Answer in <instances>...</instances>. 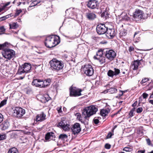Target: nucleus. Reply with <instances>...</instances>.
<instances>
[{"label":"nucleus","instance_id":"obj_1","mask_svg":"<svg viewBox=\"0 0 153 153\" xmlns=\"http://www.w3.org/2000/svg\"><path fill=\"white\" fill-rule=\"evenodd\" d=\"M9 45L7 42L0 44V50H3L2 51V55L3 57L7 59L6 61H7L13 58L15 55V52L13 50L5 48V47H8Z\"/></svg>","mask_w":153,"mask_h":153},{"label":"nucleus","instance_id":"obj_2","mask_svg":"<svg viewBox=\"0 0 153 153\" xmlns=\"http://www.w3.org/2000/svg\"><path fill=\"white\" fill-rule=\"evenodd\" d=\"M60 42L59 37V36L54 35L47 37L45 42V46L48 48L53 47L59 44Z\"/></svg>","mask_w":153,"mask_h":153},{"label":"nucleus","instance_id":"obj_3","mask_svg":"<svg viewBox=\"0 0 153 153\" xmlns=\"http://www.w3.org/2000/svg\"><path fill=\"white\" fill-rule=\"evenodd\" d=\"M50 64L52 69L56 71L62 69L64 66L63 62L56 59H53L51 60Z\"/></svg>","mask_w":153,"mask_h":153},{"label":"nucleus","instance_id":"obj_4","mask_svg":"<svg viewBox=\"0 0 153 153\" xmlns=\"http://www.w3.org/2000/svg\"><path fill=\"white\" fill-rule=\"evenodd\" d=\"M97 108L94 105H91L86 107L83 110L85 118H87L89 120V117L95 114L97 111Z\"/></svg>","mask_w":153,"mask_h":153},{"label":"nucleus","instance_id":"obj_5","mask_svg":"<svg viewBox=\"0 0 153 153\" xmlns=\"http://www.w3.org/2000/svg\"><path fill=\"white\" fill-rule=\"evenodd\" d=\"M31 68V66L30 63H25L24 65L19 66L17 73L19 74H22L24 73L30 72Z\"/></svg>","mask_w":153,"mask_h":153},{"label":"nucleus","instance_id":"obj_6","mask_svg":"<svg viewBox=\"0 0 153 153\" xmlns=\"http://www.w3.org/2000/svg\"><path fill=\"white\" fill-rule=\"evenodd\" d=\"M82 70L87 76H91L93 75L94 70L89 64H86L82 67Z\"/></svg>","mask_w":153,"mask_h":153},{"label":"nucleus","instance_id":"obj_7","mask_svg":"<svg viewBox=\"0 0 153 153\" xmlns=\"http://www.w3.org/2000/svg\"><path fill=\"white\" fill-rule=\"evenodd\" d=\"M25 110L23 108L19 107H16L13 110V114L16 116L18 118H21L25 114Z\"/></svg>","mask_w":153,"mask_h":153},{"label":"nucleus","instance_id":"obj_8","mask_svg":"<svg viewBox=\"0 0 153 153\" xmlns=\"http://www.w3.org/2000/svg\"><path fill=\"white\" fill-rule=\"evenodd\" d=\"M82 90L75 87L71 86L70 88V95L71 97H77L81 95Z\"/></svg>","mask_w":153,"mask_h":153},{"label":"nucleus","instance_id":"obj_9","mask_svg":"<svg viewBox=\"0 0 153 153\" xmlns=\"http://www.w3.org/2000/svg\"><path fill=\"white\" fill-rule=\"evenodd\" d=\"M108 28L103 24H100L97 25L96 30L97 33L99 34H103L106 33Z\"/></svg>","mask_w":153,"mask_h":153},{"label":"nucleus","instance_id":"obj_10","mask_svg":"<svg viewBox=\"0 0 153 153\" xmlns=\"http://www.w3.org/2000/svg\"><path fill=\"white\" fill-rule=\"evenodd\" d=\"M116 55V53L112 50H107L105 51L106 57L111 61L114 59Z\"/></svg>","mask_w":153,"mask_h":153},{"label":"nucleus","instance_id":"obj_11","mask_svg":"<svg viewBox=\"0 0 153 153\" xmlns=\"http://www.w3.org/2000/svg\"><path fill=\"white\" fill-rule=\"evenodd\" d=\"M84 111H83L82 115H81L79 113H77L76 115V116L77 119L79 121H80L82 123H83L85 124H88V120L87 118H85L84 115Z\"/></svg>","mask_w":153,"mask_h":153},{"label":"nucleus","instance_id":"obj_12","mask_svg":"<svg viewBox=\"0 0 153 153\" xmlns=\"http://www.w3.org/2000/svg\"><path fill=\"white\" fill-rule=\"evenodd\" d=\"M73 134L75 135L80 132L81 130L80 125L79 123H76L73 125L71 128Z\"/></svg>","mask_w":153,"mask_h":153},{"label":"nucleus","instance_id":"obj_13","mask_svg":"<svg viewBox=\"0 0 153 153\" xmlns=\"http://www.w3.org/2000/svg\"><path fill=\"white\" fill-rule=\"evenodd\" d=\"M43 80L36 79H33L32 82V85L36 87L42 88H43Z\"/></svg>","mask_w":153,"mask_h":153},{"label":"nucleus","instance_id":"obj_14","mask_svg":"<svg viewBox=\"0 0 153 153\" xmlns=\"http://www.w3.org/2000/svg\"><path fill=\"white\" fill-rule=\"evenodd\" d=\"M143 12L139 9H136L133 14V17L134 18L138 20L140 19L143 18Z\"/></svg>","mask_w":153,"mask_h":153},{"label":"nucleus","instance_id":"obj_15","mask_svg":"<svg viewBox=\"0 0 153 153\" xmlns=\"http://www.w3.org/2000/svg\"><path fill=\"white\" fill-rule=\"evenodd\" d=\"M116 32L114 29H107L106 33V36L109 38H112L116 35Z\"/></svg>","mask_w":153,"mask_h":153},{"label":"nucleus","instance_id":"obj_16","mask_svg":"<svg viewBox=\"0 0 153 153\" xmlns=\"http://www.w3.org/2000/svg\"><path fill=\"white\" fill-rule=\"evenodd\" d=\"M97 1L95 0H90L89 1L87 4V6L92 9L98 8Z\"/></svg>","mask_w":153,"mask_h":153},{"label":"nucleus","instance_id":"obj_17","mask_svg":"<svg viewBox=\"0 0 153 153\" xmlns=\"http://www.w3.org/2000/svg\"><path fill=\"white\" fill-rule=\"evenodd\" d=\"M56 136L54 133L53 132H48L47 133L45 137V140L47 141L51 140H55Z\"/></svg>","mask_w":153,"mask_h":153},{"label":"nucleus","instance_id":"obj_18","mask_svg":"<svg viewBox=\"0 0 153 153\" xmlns=\"http://www.w3.org/2000/svg\"><path fill=\"white\" fill-rule=\"evenodd\" d=\"M140 60H134L133 62L131 63L130 66L131 69L133 70H135L137 69L138 66L140 65Z\"/></svg>","mask_w":153,"mask_h":153},{"label":"nucleus","instance_id":"obj_19","mask_svg":"<svg viewBox=\"0 0 153 153\" xmlns=\"http://www.w3.org/2000/svg\"><path fill=\"white\" fill-rule=\"evenodd\" d=\"M45 114L42 112L41 114L37 115L36 120V121H42L45 119Z\"/></svg>","mask_w":153,"mask_h":153},{"label":"nucleus","instance_id":"obj_20","mask_svg":"<svg viewBox=\"0 0 153 153\" xmlns=\"http://www.w3.org/2000/svg\"><path fill=\"white\" fill-rule=\"evenodd\" d=\"M9 125L8 122L4 121L0 125V128L2 130H4L7 129L9 127Z\"/></svg>","mask_w":153,"mask_h":153},{"label":"nucleus","instance_id":"obj_21","mask_svg":"<svg viewBox=\"0 0 153 153\" xmlns=\"http://www.w3.org/2000/svg\"><path fill=\"white\" fill-rule=\"evenodd\" d=\"M87 18L89 20H92L96 17V15L93 13L89 12L86 13Z\"/></svg>","mask_w":153,"mask_h":153},{"label":"nucleus","instance_id":"obj_22","mask_svg":"<svg viewBox=\"0 0 153 153\" xmlns=\"http://www.w3.org/2000/svg\"><path fill=\"white\" fill-rule=\"evenodd\" d=\"M94 58L95 59L97 60L100 64L104 63L105 62V58L104 56L96 57V56H94Z\"/></svg>","mask_w":153,"mask_h":153},{"label":"nucleus","instance_id":"obj_23","mask_svg":"<svg viewBox=\"0 0 153 153\" xmlns=\"http://www.w3.org/2000/svg\"><path fill=\"white\" fill-rule=\"evenodd\" d=\"M109 112L110 110L108 108L103 109L101 110L100 113L102 116H105Z\"/></svg>","mask_w":153,"mask_h":153},{"label":"nucleus","instance_id":"obj_24","mask_svg":"<svg viewBox=\"0 0 153 153\" xmlns=\"http://www.w3.org/2000/svg\"><path fill=\"white\" fill-rule=\"evenodd\" d=\"M51 80L50 79H47V80H43V88L45 87L50 84Z\"/></svg>","mask_w":153,"mask_h":153},{"label":"nucleus","instance_id":"obj_25","mask_svg":"<svg viewBox=\"0 0 153 153\" xmlns=\"http://www.w3.org/2000/svg\"><path fill=\"white\" fill-rule=\"evenodd\" d=\"M121 17L123 20L126 21H128L130 20V18L128 17L126 14L125 13H123L121 15Z\"/></svg>","mask_w":153,"mask_h":153},{"label":"nucleus","instance_id":"obj_26","mask_svg":"<svg viewBox=\"0 0 153 153\" xmlns=\"http://www.w3.org/2000/svg\"><path fill=\"white\" fill-rule=\"evenodd\" d=\"M103 50L102 49H99L97 52L96 55L95 56L96 57L102 56L103 54Z\"/></svg>","mask_w":153,"mask_h":153},{"label":"nucleus","instance_id":"obj_27","mask_svg":"<svg viewBox=\"0 0 153 153\" xmlns=\"http://www.w3.org/2000/svg\"><path fill=\"white\" fill-rule=\"evenodd\" d=\"M58 138L59 139L64 140L67 138L68 136L65 134H61L59 135Z\"/></svg>","mask_w":153,"mask_h":153},{"label":"nucleus","instance_id":"obj_28","mask_svg":"<svg viewBox=\"0 0 153 153\" xmlns=\"http://www.w3.org/2000/svg\"><path fill=\"white\" fill-rule=\"evenodd\" d=\"M8 153H18V151L16 148L13 147L9 150Z\"/></svg>","mask_w":153,"mask_h":153},{"label":"nucleus","instance_id":"obj_29","mask_svg":"<svg viewBox=\"0 0 153 153\" xmlns=\"http://www.w3.org/2000/svg\"><path fill=\"white\" fill-rule=\"evenodd\" d=\"M51 98L48 96V95H46L45 96L43 97L42 98L43 102H46L50 100Z\"/></svg>","mask_w":153,"mask_h":153},{"label":"nucleus","instance_id":"obj_30","mask_svg":"<svg viewBox=\"0 0 153 153\" xmlns=\"http://www.w3.org/2000/svg\"><path fill=\"white\" fill-rule=\"evenodd\" d=\"M108 90V91L110 92L111 94L115 93L117 91V90L116 88H112L109 89Z\"/></svg>","mask_w":153,"mask_h":153},{"label":"nucleus","instance_id":"obj_31","mask_svg":"<svg viewBox=\"0 0 153 153\" xmlns=\"http://www.w3.org/2000/svg\"><path fill=\"white\" fill-rule=\"evenodd\" d=\"M107 75L108 76L113 77L114 75V71L111 70H109L108 72Z\"/></svg>","mask_w":153,"mask_h":153},{"label":"nucleus","instance_id":"obj_32","mask_svg":"<svg viewBox=\"0 0 153 153\" xmlns=\"http://www.w3.org/2000/svg\"><path fill=\"white\" fill-rule=\"evenodd\" d=\"M69 125L67 124H65L63 126L62 128L65 131H67L69 129Z\"/></svg>","mask_w":153,"mask_h":153},{"label":"nucleus","instance_id":"obj_33","mask_svg":"<svg viewBox=\"0 0 153 153\" xmlns=\"http://www.w3.org/2000/svg\"><path fill=\"white\" fill-rule=\"evenodd\" d=\"M114 75L116 76L118 75L120 73V70L119 69H118L116 68H114Z\"/></svg>","mask_w":153,"mask_h":153},{"label":"nucleus","instance_id":"obj_34","mask_svg":"<svg viewBox=\"0 0 153 153\" xmlns=\"http://www.w3.org/2000/svg\"><path fill=\"white\" fill-rule=\"evenodd\" d=\"M9 26H10V29H15L16 28V23H13L11 24H10Z\"/></svg>","mask_w":153,"mask_h":153},{"label":"nucleus","instance_id":"obj_35","mask_svg":"<svg viewBox=\"0 0 153 153\" xmlns=\"http://www.w3.org/2000/svg\"><path fill=\"white\" fill-rule=\"evenodd\" d=\"M11 16L10 15H7L6 16H3L0 18V20L1 21L4 20L7 18L10 17Z\"/></svg>","mask_w":153,"mask_h":153},{"label":"nucleus","instance_id":"obj_36","mask_svg":"<svg viewBox=\"0 0 153 153\" xmlns=\"http://www.w3.org/2000/svg\"><path fill=\"white\" fill-rule=\"evenodd\" d=\"M132 150V149L131 148H129L128 147H125L123 149V151H126V152H131Z\"/></svg>","mask_w":153,"mask_h":153},{"label":"nucleus","instance_id":"obj_37","mask_svg":"<svg viewBox=\"0 0 153 153\" xmlns=\"http://www.w3.org/2000/svg\"><path fill=\"white\" fill-rule=\"evenodd\" d=\"M146 141L147 144L148 145L151 146H153L152 143H151V141L149 138L146 139Z\"/></svg>","mask_w":153,"mask_h":153},{"label":"nucleus","instance_id":"obj_38","mask_svg":"<svg viewBox=\"0 0 153 153\" xmlns=\"http://www.w3.org/2000/svg\"><path fill=\"white\" fill-rule=\"evenodd\" d=\"M149 80V79L148 78H144L140 82V83L141 84H143V83H145Z\"/></svg>","mask_w":153,"mask_h":153},{"label":"nucleus","instance_id":"obj_39","mask_svg":"<svg viewBox=\"0 0 153 153\" xmlns=\"http://www.w3.org/2000/svg\"><path fill=\"white\" fill-rule=\"evenodd\" d=\"M38 3V2L36 1H34L33 2H32L30 4V5L29 6L30 7H32L36 5Z\"/></svg>","mask_w":153,"mask_h":153},{"label":"nucleus","instance_id":"obj_40","mask_svg":"<svg viewBox=\"0 0 153 153\" xmlns=\"http://www.w3.org/2000/svg\"><path fill=\"white\" fill-rule=\"evenodd\" d=\"M6 136L4 134H0V140H2L6 139Z\"/></svg>","mask_w":153,"mask_h":153},{"label":"nucleus","instance_id":"obj_41","mask_svg":"<svg viewBox=\"0 0 153 153\" xmlns=\"http://www.w3.org/2000/svg\"><path fill=\"white\" fill-rule=\"evenodd\" d=\"M143 110V109L142 107H139L136 110V112L137 113H140Z\"/></svg>","mask_w":153,"mask_h":153},{"label":"nucleus","instance_id":"obj_42","mask_svg":"<svg viewBox=\"0 0 153 153\" xmlns=\"http://www.w3.org/2000/svg\"><path fill=\"white\" fill-rule=\"evenodd\" d=\"M65 124V123H64L63 122H61L58 124L57 125V126L60 127L62 128H63V126Z\"/></svg>","mask_w":153,"mask_h":153},{"label":"nucleus","instance_id":"obj_43","mask_svg":"<svg viewBox=\"0 0 153 153\" xmlns=\"http://www.w3.org/2000/svg\"><path fill=\"white\" fill-rule=\"evenodd\" d=\"M126 34L127 33L125 31L123 30L120 32V35L122 36H124L126 35Z\"/></svg>","mask_w":153,"mask_h":153},{"label":"nucleus","instance_id":"obj_44","mask_svg":"<svg viewBox=\"0 0 153 153\" xmlns=\"http://www.w3.org/2000/svg\"><path fill=\"white\" fill-rule=\"evenodd\" d=\"M7 100H4L2 101L0 103L1 105L3 106L6 104Z\"/></svg>","mask_w":153,"mask_h":153},{"label":"nucleus","instance_id":"obj_45","mask_svg":"<svg viewBox=\"0 0 153 153\" xmlns=\"http://www.w3.org/2000/svg\"><path fill=\"white\" fill-rule=\"evenodd\" d=\"M105 147L106 149H109L111 148V145L108 143H106L105 146Z\"/></svg>","mask_w":153,"mask_h":153},{"label":"nucleus","instance_id":"obj_46","mask_svg":"<svg viewBox=\"0 0 153 153\" xmlns=\"http://www.w3.org/2000/svg\"><path fill=\"white\" fill-rule=\"evenodd\" d=\"M142 95L144 99L146 98L148 96V94L146 93H143Z\"/></svg>","mask_w":153,"mask_h":153},{"label":"nucleus","instance_id":"obj_47","mask_svg":"<svg viewBox=\"0 0 153 153\" xmlns=\"http://www.w3.org/2000/svg\"><path fill=\"white\" fill-rule=\"evenodd\" d=\"M32 91V90L30 88H28L26 90V93L27 94H30Z\"/></svg>","mask_w":153,"mask_h":153},{"label":"nucleus","instance_id":"obj_48","mask_svg":"<svg viewBox=\"0 0 153 153\" xmlns=\"http://www.w3.org/2000/svg\"><path fill=\"white\" fill-rule=\"evenodd\" d=\"M5 30V29H4V26H2L0 27V33H2L4 32Z\"/></svg>","mask_w":153,"mask_h":153},{"label":"nucleus","instance_id":"obj_49","mask_svg":"<svg viewBox=\"0 0 153 153\" xmlns=\"http://www.w3.org/2000/svg\"><path fill=\"white\" fill-rule=\"evenodd\" d=\"M56 110L58 111V113H60L62 112V107H58L57 108Z\"/></svg>","mask_w":153,"mask_h":153},{"label":"nucleus","instance_id":"obj_50","mask_svg":"<svg viewBox=\"0 0 153 153\" xmlns=\"http://www.w3.org/2000/svg\"><path fill=\"white\" fill-rule=\"evenodd\" d=\"M94 122V123L96 124H97L99 123V120L97 119H95L94 118L93 120Z\"/></svg>","mask_w":153,"mask_h":153},{"label":"nucleus","instance_id":"obj_51","mask_svg":"<svg viewBox=\"0 0 153 153\" xmlns=\"http://www.w3.org/2000/svg\"><path fill=\"white\" fill-rule=\"evenodd\" d=\"M3 118L4 117L3 115L0 113V123L3 121Z\"/></svg>","mask_w":153,"mask_h":153},{"label":"nucleus","instance_id":"obj_52","mask_svg":"<svg viewBox=\"0 0 153 153\" xmlns=\"http://www.w3.org/2000/svg\"><path fill=\"white\" fill-rule=\"evenodd\" d=\"M120 93L119 94V97L118 96H117L116 97V98H119V97L122 96L123 95V91H121V90H120Z\"/></svg>","mask_w":153,"mask_h":153},{"label":"nucleus","instance_id":"obj_53","mask_svg":"<svg viewBox=\"0 0 153 153\" xmlns=\"http://www.w3.org/2000/svg\"><path fill=\"white\" fill-rule=\"evenodd\" d=\"M22 10H18L16 12L15 15L16 16H18L21 12Z\"/></svg>","mask_w":153,"mask_h":153},{"label":"nucleus","instance_id":"obj_54","mask_svg":"<svg viewBox=\"0 0 153 153\" xmlns=\"http://www.w3.org/2000/svg\"><path fill=\"white\" fill-rule=\"evenodd\" d=\"M134 112L131 111H130L129 112V117H132L133 116H134Z\"/></svg>","mask_w":153,"mask_h":153},{"label":"nucleus","instance_id":"obj_55","mask_svg":"<svg viewBox=\"0 0 153 153\" xmlns=\"http://www.w3.org/2000/svg\"><path fill=\"white\" fill-rule=\"evenodd\" d=\"M137 101H136L134 103H133L132 105V106L133 107V108H135V106H136L137 104Z\"/></svg>","mask_w":153,"mask_h":153},{"label":"nucleus","instance_id":"obj_56","mask_svg":"<svg viewBox=\"0 0 153 153\" xmlns=\"http://www.w3.org/2000/svg\"><path fill=\"white\" fill-rule=\"evenodd\" d=\"M112 136V134L111 132H109L107 135V137L108 138H110Z\"/></svg>","mask_w":153,"mask_h":153},{"label":"nucleus","instance_id":"obj_57","mask_svg":"<svg viewBox=\"0 0 153 153\" xmlns=\"http://www.w3.org/2000/svg\"><path fill=\"white\" fill-rule=\"evenodd\" d=\"M134 50V48L133 47H130L129 48V51L131 52L133 51Z\"/></svg>","mask_w":153,"mask_h":153},{"label":"nucleus","instance_id":"obj_58","mask_svg":"<svg viewBox=\"0 0 153 153\" xmlns=\"http://www.w3.org/2000/svg\"><path fill=\"white\" fill-rule=\"evenodd\" d=\"M149 102L150 103L153 105V100H149Z\"/></svg>","mask_w":153,"mask_h":153},{"label":"nucleus","instance_id":"obj_59","mask_svg":"<svg viewBox=\"0 0 153 153\" xmlns=\"http://www.w3.org/2000/svg\"><path fill=\"white\" fill-rule=\"evenodd\" d=\"M10 2H7V3H6L4 5V7H6L8 5L10 4Z\"/></svg>","mask_w":153,"mask_h":153},{"label":"nucleus","instance_id":"obj_60","mask_svg":"<svg viewBox=\"0 0 153 153\" xmlns=\"http://www.w3.org/2000/svg\"><path fill=\"white\" fill-rule=\"evenodd\" d=\"M153 98V92H152L151 94L149 97V98Z\"/></svg>","mask_w":153,"mask_h":153},{"label":"nucleus","instance_id":"obj_61","mask_svg":"<svg viewBox=\"0 0 153 153\" xmlns=\"http://www.w3.org/2000/svg\"><path fill=\"white\" fill-rule=\"evenodd\" d=\"M145 150H141L140 151V153H144L145 152Z\"/></svg>","mask_w":153,"mask_h":153},{"label":"nucleus","instance_id":"obj_62","mask_svg":"<svg viewBox=\"0 0 153 153\" xmlns=\"http://www.w3.org/2000/svg\"><path fill=\"white\" fill-rule=\"evenodd\" d=\"M135 108H133L131 111L133 112L135 111Z\"/></svg>","mask_w":153,"mask_h":153},{"label":"nucleus","instance_id":"obj_63","mask_svg":"<svg viewBox=\"0 0 153 153\" xmlns=\"http://www.w3.org/2000/svg\"><path fill=\"white\" fill-rule=\"evenodd\" d=\"M137 34V33L136 32H135L134 35V37Z\"/></svg>","mask_w":153,"mask_h":153},{"label":"nucleus","instance_id":"obj_64","mask_svg":"<svg viewBox=\"0 0 153 153\" xmlns=\"http://www.w3.org/2000/svg\"><path fill=\"white\" fill-rule=\"evenodd\" d=\"M122 74H123V76L125 74V72L124 71L122 72Z\"/></svg>","mask_w":153,"mask_h":153}]
</instances>
